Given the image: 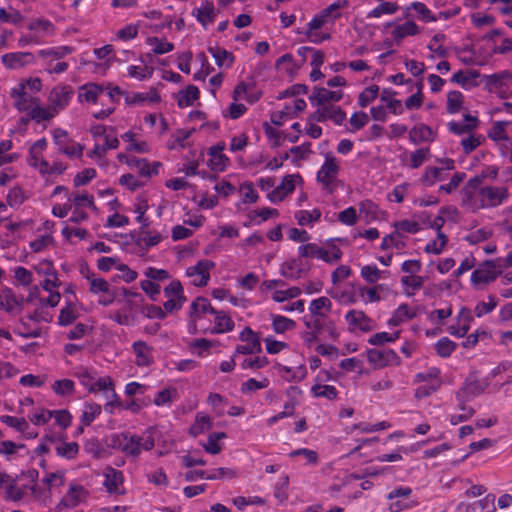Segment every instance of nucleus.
<instances>
[{"mask_svg": "<svg viewBox=\"0 0 512 512\" xmlns=\"http://www.w3.org/2000/svg\"><path fill=\"white\" fill-rule=\"evenodd\" d=\"M509 191L503 186H480V179H470L463 189L462 200L471 210L495 208L505 203Z\"/></svg>", "mask_w": 512, "mask_h": 512, "instance_id": "nucleus-1", "label": "nucleus"}, {"mask_svg": "<svg viewBox=\"0 0 512 512\" xmlns=\"http://www.w3.org/2000/svg\"><path fill=\"white\" fill-rule=\"evenodd\" d=\"M311 154V143L304 142L299 146L290 148V161L298 164L299 161L307 159Z\"/></svg>", "mask_w": 512, "mask_h": 512, "instance_id": "nucleus-62", "label": "nucleus"}, {"mask_svg": "<svg viewBox=\"0 0 512 512\" xmlns=\"http://www.w3.org/2000/svg\"><path fill=\"white\" fill-rule=\"evenodd\" d=\"M93 388H95V392L97 391H104L106 394V398L108 402L105 405V410L109 413H112V407L114 406L115 402L114 399L117 398V394L114 389V383L111 377L106 376L99 378L98 380L94 381Z\"/></svg>", "mask_w": 512, "mask_h": 512, "instance_id": "nucleus-19", "label": "nucleus"}, {"mask_svg": "<svg viewBox=\"0 0 512 512\" xmlns=\"http://www.w3.org/2000/svg\"><path fill=\"white\" fill-rule=\"evenodd\" d=\"M423 102L424 95L422 93V85L420 84L417 91L406 98L403 107L407 110H418L423 105Z\"/></svg>", "mask_w": 512, "mask_h": 512, "instance_id": "nucleus-63", "label": "nucleus"}, {"mask_svg": "<svg viewBox=\"0 0 512 512\" xmlns=\"http://www.w3.org/2000/svg\"><path fill=\"white\" fill-rule=\"evenodd\" d=\"M73 95V89L69 85H59L52 89L49 95L50 109L57 114L64 109Z\"/></svg>", "mask_w": 512, "mask_h": 512, "instance_id": "nucleus-13", "label": "nucleus"}, {"mask_svg": "<svg viewBox=\"0 0 512 512\" xmlns=\"http://www.w3.org/2000/svg\"><path fill=\"white\" fill-rule=\"evenodd\" d=\"M387 499L389 501L388 508L390 512L410 510L419 504L418 499L413 495L412 489L407 486H400L393 489L388 493Z\"/></svg>", "mask_w": 512, "mask_h": 512, "instance_id": "nucleus-4", "label": "nucleus"}, {"mask_svg": "<svg viewBox=\"0 0 512 512\" xmlns=\"http://www.w3.org/2000/svg\"><path fill=\"white\" fill-rule=\"evenodd\" d=\"M0 298L4 300L5 311L7 313L16 315L22 312L24 298H17L11 288H3L0 293Z\"/></svg>", "mask_w": 512, "mask_h": 512, "instance_id": "nucleus-22", "label": "nucleus"}, {"mask_svg": "<svg viewBox=\"0 0 512 512\" xmlns=\"http://www.w3.org/2000/svg\"><path fill=\"white\" fill-rule=\"evenodd\" d=\"M345 320L352 332H368L374 327L373 320L360 310H350L345 315Z\"/></svg>", "mask_w": 512, "mask_h": 512, "instance_id": "nucleus-12", "label": "nucleus"}, {"mask_svg": "<svg viewBox=\"0 0 512 512\" xmlns=\"http://www.w3.org/2000/svg\"><path fill=\"white\" fill-rule=\"evenodd\" d=\"M294 217L300 226L312 227L316 222L319 221L321 212L319 209H313L310 211L300 210L295 212Z\"/></svg>", "mask_w": 512, "mask_h": 512, "instance_id": "nucleus-40", "label": "nucleus"}, {"mask_svg": "<svg viewBox=\"0 0 512 512\" xmlns=\"http://www.w3.org/2000/svg\"><path fill=\"white\" fill-rule=\"evenodd\" d=\"M445 179V173H443V168H438L435 166H430L425 169L423 176L421 177L422 185L426 187H431L436 184L438 181H442Z\"/></svg>", "mask_w": 512, "mask_h": 512, "instance_id": "nucleus-43", "label": "nucleus"}, {"mask_svg": "<svg viewBox=\"0 0 512 512\" xmlns=\"http://www.w3.org/2000/svg\"><path fill=\"white\" fill-rule=\"evenodd\" d=\"M378 4L367 13L369 19H380L383 16H392L396 14L400 7L394 1L375 0Z\"/></svg>", "mask_w": 512, "mask_h": 512, "instance_id": "nucleus-21", "label": "nucleus"}, {"mask_svg": "<svg viewBox=\"0 0 512 512\" xmlns=\"http://www.w3.org/2000/svg\"><path fill=\"white\" fill-rule=\"evenodd\" d=\"M480 121L476 115L464 113L462 119L452 120L447 123L448 131L461 138L475 131L479 127Z\"/></svg>", "mask_w": 512, "mask_h": 512, "instance_id": "nucleus-8", "label": "nucleus"}, {"mask_svg": "<svg viewBox=\"0 0 512 512\" xmlns=\"http://www.w3.org/2000/svg\"><path fill=\"white\" fill-rule=\"evenodd\" d=\"M193 15L197 20L206 27L208 23L214 21L215 8L212 2L205 1L204 5L193 10Z\"/></svg>", "mask_w": 512, "mask_h": 512, "instance_id": "nucleus-37", "label": "nucleus"}, {"mask_svg": "<svg viewBox=\"0 0 512 512\" xmlns=\"http://www.w3.org/2000/svg\"><path fill=\"white\" fill-rule=\"evenodd\" d=\"M387 27H391V37L396 43L402 42L407 37L417 36L422 32V28L412 19L403 23L394 21L388 22Z\"/></svg>", "mask_w": 512, "mask_h": 512, "instance_id": "nucleus-7", "label": "nucleus"}, {"mask_svg": "<svg viewBox=\"0 0 512 512\" xmlns=\"http://www.w3.org/2000/svg\"><path fill=\"white\" fill-rule=\"evenodd\" d=\"M367 360L374 369H383L401 364V358L392 349H370L367 352Z\"/></svg>", "mask_w": 512, "mask_h": 512, "instance_id": "nucleus-6", "label": "nucleus"}, {"mask_svg": "<svg viewBox=\"0 0 512 512\" xmlns=\"http://www.w3.org/2000/svg\"><path fill=\"white\" fill-rule=\"evenodd\" d=\"M360 297L364 304L377 303L390 295L391 289L387 284H376L359 289Z\"/></svg>", "mask_w": 512, "mask_h": 512, "instance_id": "nucleus-15", "label": "nucleus"}, {"mask_svg": "<svg viewBox=\"0 0 512 512\" xmlns=\"http://www.w3.org/2000/svg\"><path fill=\"white\" fill-rule=\"evenodd\" d=\"M501 273V263H497L496 260L484 261L471 273V284L476 289L483 288Z\"/></svg>", "mask_w": 512, "mask_h": 512, "instance_id": "nucleus-5", "label": "nucleus"}, {"mask_svg": "<svg viewBox=\"0 0 512 512\" xmlns=\"http://www.w3.org/2000/svg\"><path fill=\"white\" fill-rule=\"evenodd\" d=\"M379 95V87L377 85H371L365 88L358 97V105L362 108L367 107L371 104Z\"/></svg>", "mask_w": 512, "mask_h": 512, "instance_id": "nucleus-61", "label": "nucleus"}, {"mask_svg": "<svg viewBox=\"0 0 512 512\" xmlns=\"http://www.w3.org/2000/svg\"><path fill=\"white\" fill-rule=\"evenodd\" d=\"M478 77L479 73L477 71L458 70L452 75L450 82L461 86L465 90H470L477 86L476 79Z\"/></svg>", "mask_w": 512, "mask_h": 512, "instance_id": "nucleus-24", "label": "nucleus"}, {"mask_svg": "<svg viewBox=\"0 0 512 512\" xmlns=\"http://www.w3.org/2000/svg\"><path fill=\"white\" fill-rule=\"evenodd\" d=\"M359 211L364 216L366 222H371L378 216V206L371 200L361 201L359 203Z\"/></svg>", "mask_w": 512, "mask_h": 512, "instance_id": "nucleus-60", "label": "nucleus"}, {"mask_svg": "<svg viewBox=\"0 0 512 512\" xmlns=\"http://www.w3.org/2000/svg\"><path fill=\"white\" fill-rule=\"evenodd\" d=\"M240 340L244 341V345H238L235 350V354H255L261 352L260 338L251 330L246 327L240 334Z\"/></svg>", "mask_w": 512, "mask_h": 512, "instance_id": "nucleus-14", "label": "nucleus"}, {"mask_svg": "<svg viewBox=\"0 0 512 512\" xmlns=\"http://www.w3.org/2000/svg\"><path fill=\"white\" fill-rule=\"evenodd\" d=\"M495 496L487 495L483 499L475 500L471 503H460L457 506V512H492L495 510Z\"/></svg>", "mask_w": 512, "mask_h": 512, "instance_id": "nucleus-18", "label": "nucleus"}, {"mask_svg": "<svg viewBox=\"0 0 512 512\" xmlns=\"http://www.w3.org/2000/svg\"><path fill=\"white\" fill-rule=\"evenodd\" d=\"M342 256V252L339 247L330 245L329 247H319V253L317 259H320L327 263H335Z\"/></svg>", "mask_w": 512, "mask_h": 512, "instance_id": "nucleus-52", "label": "nucleus"}, {"mask_svg": "<svg viewBox=\"0 0 512 512\" xmlns=\"http://www.w3.org/2000/svg\"><path fill=\"white\" fill-rule=\"evenodd\" d=\"M391 426H392L391 423L388 422V421H380V422H377L375 424L358 423V424H354L350 428V431L357 430L360 433H374V432H377V431H382V430L389 429Z\"/></svg>", "mask_w": 512, "mask_h": 512, "instance_id": "nucleus-50", "label": "nucleus"}, {"mask_svg": "<svg viewBox=\"0 0 512 512\" xmlns=\"http://www.w3.org/2000/svg\"><path fill=\"white\" fill-rule=\"evenodd\" d=\"M25 492L17 486L15 478H11L9 483L5 486L4 498L7 501L19 502L23 499Z\"/></svg>", "mask_w": 512, "mask_h": 512, "instance_id": "nucleus-53", "label": "nucleus"}, {"mask_svg": "<svg viewBox=\"0 0 512 512\" xmlns=\"http://www.w3.org/2000/svg\"><path fill=\"white\" fill-rule=\"evenodd\" d=\"M215 267V263L208 259H203L198 261L195 266H191L187 268L186 274L189 277L199 275L200 279L198 281H194V285L197 287H204L208 284L210 279V270Z\"/></svg>", "mask_w": 512, "mask_h": 512, "instance_id": "nucleus-16", "label": "nucleus"}, {"mask_svg": "<svg viewBox=\"0 0 512 512\" xmlns=\"http://www.w3.org/2000/svg\"><path fill=\"white\" fill-rule=\"evenodd\" d=\"M416 316V313L413 308H411L408 304H400L392 313L391 317L387 321V326L397 327Z\"/></svg>", "mask_w": 512, "mask_h": 512, "instance_id": "nucleus-23", "label": "nucleus"}, {"mask_svg": "<svg viewBox=\"0 0 512 512\" xmlns=\"http://www.w3.org/2000/svg\"><path fill=\"white\" fill-rule=\"evenodd\" d=\"M132 349L136 355V364L138 366H149L152 363V349L144 341L134 342Z\"/></svg>", "mask_w": 512, "mask_h": 512, "instance_id": "nucleus-31", "label": "nucleus"}, {"mask_svg": "<svg viewBox=\"0 0 512 512\" xmlns=\"http://www.w3.org/2000/svg\"><path fill=\"white\" fill-rule=\"evenodd\" d=\"M122 482V472L117 471L116 469L111 467H108L106 469L104 486L106 487L109 493H116Z\"/></svg>", "mask_w": 512, "mask_h": 512, "instance_id": "nucleus-38", "label": "nucleus"}, {"mask_svg": "<svg viewBox=\"0 0 512 512\" xmlns=\"http://www.w3.org/2000/svg\"><path fill=\"white\" fill-rule=\"evenodd\" d=\"M331 306L332 303L330 299L322 296L311 301L309 310L312 315L323 316L325 313L330 311Z\"/></svg>", "mask_w": 512, "mask_h": 512, "instance_id": "nucleus-51", "label": "nucleus"}, {"mask_svg": "<svg viewBox=\"0 0 512 512\" xmlns=\"http://www.w3.org/2000/svg\"><path fill=\"white\" fill-rule=\"evenodd\" d=\"M486 387V382L470 379L466 381L464 387L458 393V398L460 401H469L470 399L480 395Z\"/></svg>", "mask_w": 512, "mask_h": 512, "instance_id": "nucleus-26", "label": "nucleus"}, {"mask_svg": "<svg viewBox=\"0 0 512 512\" xmlns=\"http://www.w3.org/2000/svg\"><path fill=\"white\" fill-rule=\"evenodd\" d=\"M511 82H512V74H511V72H509L507 70L487 76V83L492 86H495V87H501L504 85H508Z\"/></svg>", "mask_w": 512, "mask_h": 512, "instance_id": "nucleus-64", "label": "nucleus"}, {"mask_svg": "<svg viewBox=\"0 0 512 512\" xmlns=\"http://www.w3.org/2000/svg\"><path fill=\"white\" fill-rule=\"evenodd\" d=\"M404 11L407 18L411 17L412 20L416 19L423 23H434L439 20L438 15L420 1L411 2L405 7Z\"/></svg>", "mask_w": 512, "mask_h": 512, "instance_id": "nucleus-11", "label": "nucleus"}, {"mask_svg": "<svg viewBox=\"0 0 512 512\" xmlns=\"http://www.w3.org/2000/svg\"><path fill=\"white\" fill-rule=\"evenodd\" d=\"M369 122V116L363 111L354 112L349 119V132H356L366 126Z\"/></svg>", "mask_w": 512, "mask_h": 512, "instance_id": "nucleus-58", "label": "nucleus"}, {"mask_svg": "<svg viewBox=\"0 0 512 512\" xmlns=\"http://www.w3.org/2000/svg\"><path fill=\"white\" fill-rule=\"evenodd\" d=\"M215 315V328L212 330V333L220 334L231 331L233 329L234 322L229 316L218 311Z\"/></svg>", "mask_w": 512, "mask_h": 512, "instance_id": "nucleus-56", "label": "nucleus"}, {"mask_svg": "<svg viewBox=\"0 0 512 512\" xmlns=\"http://www.w3.org/2000/svg\"><path fill=\"white\" fill-rule=\"evenodd\" d=\"M33 59V55L29 52L9 53L2 56V62L8 68L22 67L26 62H31Z\"/></svg>", "mask_w": 512, "mask_h": 512, "instance_id": "nucleus-33", "label": "nucleus"}, {"mask_svg": "<svg viewBox=\"0 0 512 512\" xmlns=\"http://www.w3.org/2000/svg\"><path fill=\"white\" fill-rule=\"evenodd\" d=\"M344 96L342 90H329L325 87L314 88L312 94L309 96L311 104L316 107L334 105L339 102Z\"/></svg>", "mask_w": 512, "mask_h": 512, "instance_id": "nucleus-10", "label": "nucleus"}, {"mask_svg": "<svg viewBox=\"0 0 512 512\" xmlns=\"http://www.w3.org/2000/svg\"><path fill=\"white\" fill-rule=\"evenodd\" d=\"M199 309L203 313L209 312L211 314H217V310L211 306V304L206 298L197 297L191 304L190 318L192 320L195 319Z\"/></svg>", "mask_w": 512, "mask_h": 512, "instance_id": "nucleus-54", "label": "nucleus"}, {"mask_svg": "<svg viewBox=\"0 0 512 512\" xmlns=\"http://www.w3.org/2000/svg\"><path fill=\"white\" fill-rule=\"evenodd\" d=\"M30 100L33 101V105L28 110V115L31 120H35L39 123L41 121H48L54 117L55 113L51 112L50 108L45 109L40 106V100L38 98L30 97Z\"/></svg>", "mask_w": 512, "mask_h": 512, "instance_id": "nucleus-32", "label": "nucleus"}, {"mask_svg": "<svg viewBox=\"0 0 512 512\" xmlns=\"http://www.w3.org/2000/svg\"><path fill=\"white\" fill-rule=\"evenodd\" d=\"M318 453L307 448H300L290 451V464L295 465H316Z\"/></svg>", "mask_w": 512, "mask_h": 512, "instance_id": "nucleus-20", "label": "nucleus"}, {"mask_svg": "<svg viewBox=\"0 0 512 512\" xmlns=\"http://www.w3.org/2000/svg\"><path fill=\"white\" fill-rule=\"evenodd\" d=\"M207 50L214 58L215 63L220 67L225 65L226 61H228V63L226 64L227 67H230L234 62L233 54L223 48H220L218 46H210L208 47Z\"/></svg>", "mask_w": 512, "mask_h": 512, "instance_id": "nucleus-44", "label": "nucleus"}, {"mask_svg": "<svg viewBox=\"0 0 512 512\" xmlns=\"http://www.w3.org/2000/svg\"><path fill=\"white\" fill-rule=\"evenodd\" d=\"M118 447L128 456L137 457L145 450L149 451L154 448L155 442L151 435L137 436L121 434L117 436Z\"/></svg>", "mask_w": 512, "mask_h": 512, "instance_id": "nucleus-2", "label": "nucleus"}, {"mask_svg": "<svg viewBox=\"0 0 512 512\" xmlns=\"http://www.w3.org/2000/svg\"><path fill=\"white\" fill-rule=\"evenodd\" d=\"M425 278L419 275L403 276L400 280L404 293L411 297L414 296L424 285Z\"/></svg>", "mask_w": 512, "mask_h": 512, "instance_id": "nucleus-30", "label": "nucleus"}, {"mask_svg": "<svg viewBox=\"0 0 512 512\" xmlns=\"http://www.w3.org/2000/svg\"><path fill=\"white\" fill-rule=\"evenodd\" d=\"M457 344L448 337L440 338L435 344L436 353L443 358L449 357L456 349Z\"/></svg>", "mask_w": 512, "mask_h": 512, "instance_id": "nucleus-57", "label": "nucleus"}, {"mask_svg": "<svg viewBox=\"0 0 512 512\" xmlns=\"http://www.w3.org/2000/svg\"><path fill=\"white\" fill-rule=\"evenodd\" d=\"M78 317L77 311L73 303L69 302L60 311L58 317V324L61 326H68L72 324Z\"/></svg>", "mask_w": 512, "mask_h": 512, "instance_id": "nucleus-55", "label": "nucleus"}, {"mask_svg": "<svg viewBox=\"0 0 512 512\" xmlns=\"http://www.w3.org/2000/svg\"><path fill=\"white\" fill-rule=\"evenodd\" d=\"M465 96L461 91L450 90L446 93V112L450 115L460 113L464 108Z\"/></svg>", "mask_w": 512, "mask_h": 512, "instance_id": "nucleus-27", "label": "nucleus"}, {"mask_svg": "<svg viewBox=\"0 0 512 512\" xmlns=\"http://www.w3.org/2000/svg\"><path fill=\"white\" fill-rule=\"evenodd\" d=\"M224 148V143H219L209 148V154L211 155L209 165L212 170L221 172L226 168L229 159L222 153Z\"/></svg>", "mask_w": 512, "mask_h": 512, "instance_id": "nucleus-28", "label": "nucleus"}, {"mask_svg": "<svg viewBox=\"0 0 512 512\" xmlns=\"http://www.w3.org/2000/svg\"><path fill=\"white\" fill-rule=\"evenodd\" d=\"M79 100L96 103L98 95L103 92V87L97 84H86L81 87Z\"/></svg>", "mask_w": 512, "mask_h": 512, "instance_id": "nucleus-49", "label": "nucleus"}, {"mask_svg": "<svg viewBox=\"0 0 512 512\" xmlns=\"http://www.w3.org/2000/svg\"><path fill=\"white\" fill-rule=\"evenodd\" d=\"M340 172V161L332 155H326L325 161L317 172V181L322 188L332 193L337 188V178Z\"/></svg>", "mask_w": 512, "mask_h": 512, "instance_id": "nucleus-3", "label": "nucleus"}, {"mask_svg": "<svg viewBox=\"0 0 512 512\" xmlns=\"http://www.w3.org/2000/svg\"><path fill=\"white\" fill-rule=\"evenodd\" d=\"M310 392L314 398H325L327 400H335L338 396L336 387L325 383H314Z\"/></svg>", "mask_w": 512, "mask_h": 512, "instance_id": "nucleus-35", "label": "nucleus"}, {"mask_svg": "<svg viewBox=\"0 0 512 512\" xmlns=\"http://www.w3.org/2000/svg\"><path fill=\"white\" fill-rule=\"evenodd\" d=\"M445 39L446 36L443 33H437L428 41L426 46L430 52L428 58H444L448 54V49L444 45Z\"/></svg>", "mask_w": 512, "mask_h": 512, "instance_id": "nucleus-25", "label": "nucleus"}, {"mask_svg": "<svg viewBox=\"0 0 512 512\" xmlns=\"http://www.w3.org/2000/svg\"><path fill=\"white\" fill-rule=\"evenodd\" d=\"M436 136V131L423 123L416 124L409 130V140L415 145L431 143L435 140Z\"/></svg>", "mask_w": 512, "mask_h": 512, "instance_id": "nucleus-17", "label": "nucleus"}, {"mask_svg": "<svg viewBox=\"0 0 512 512\" xmlns=\"http://www.w3.org/2000/svg\"><path fill=\"white\" fill-rule=\"evenodd\" d=\"M484 140V136L473 131L461 138L460 145L465 154H470L478 148Z\"/></svg>", "mask_w": 512, "mask_h": 512, "instance_id": "nucleus-42", "label": "nucleus"}, {"mask_svg": "<svg viewBox=\"0 0 512 512\" xmlns=\"http://www.w3.org/2000/svg\"><path fill=\"white\" fill-rule=\"evenodd\" d=\"M310 120L315 122L332 121L336 125H341L346 120V113L336 105L317 107L310 115Z\"/></svg>", "mask_w": 512, "mask_h": 512, "instance_id": "nucleus-9", "label": "nucleus"}, {"mask_svg": "<svg viewBox=\"0 0 512 512\" xmlns=\"http://www.w3.org/2000/svg\"><path fill=\"white\" fill-rule=\"evenodd\" d=\"M211 419L208 415L198 413L195 418V422L189 429V434L193 437H197L204 431L211 428Z\"/></svg>", "mask_w": 512, "mask_h": 512, "instance_id": "nucleus-48", "label": "nucleus"}, {"mask_svg": "<svg viewBox=\"0 0 512 512\" xmlns=\"http://www.w3.org/2000/svg\"><path fill=\"white\" fill-rule=\"evenodd\" d=\"M380 100L385 104L387 110L394 115H402L404 107L401 100L395 98V92L389 89H384L380 94Z\"/></svg>", "mask_w": 512, "mask_h": 512, "instance_id": "nucleus-29", "label": "nucleus"}, {"mask_svg": "<svg viewBox=\"0 0 512 512\" xmlns=\"http://www.w3.org/2000/svg\"><path fill=\"white\" fill-rule=\"evenodd\" d=\"M400 335H401L400 330H395L392 332L382 331V332H378V333H375L372 336H370V338L368 339V343L370 345H374V346H380V345H384V344L394 343L396 340H398L400 338Z\"/></svg>", "mask_w": 512, "mask_h": 512, "instance_id": "nucleus-41", "label": "nucleus"}, {"mask_svg": "<svg viewBox=\"0 0 512 512\" xmlns=\"http://www.w3.org/2000/svg\"><path fill=\"white\" fill-rule=\"evenodd\" d=\"M387 274V271H381L375 264L364 265L360 269L361 277L369 284L385 279Z\"/></svg>", "mask_w": 512, "mask_h": 512, "instance_id": "nucleus-34", "label": "nucleus"}, {"mask_svg": "<svg viewBox=\"0 0 512 512\" xmlns=\"http://www.w3.org/2000/svg\"><path fill=\"white\" fill-rule=\"evenodd\" d=\"M430 150L428 148H419L409 153L405 164L411 169L419 168L429 157Z\"/></svg>", "mask_w": 512, "mask_h": 512, "instance_id": "nucleus-45", "label": "nucleus"}, {"mask_svg": "<svg viewBox=\"0 0 512 512\" xmlns=\"http://www.w3.org/2000/svg\"><path fill=\"white\" fill-rule=\"evenodd\" d=\"M447 242V236L443 232H438L436 238L426 244L424 251L427 254L439 255L443 252Z\"/></svg>", "mask_w": 512, "mask_h": 512, "instance_id": "nucleus-46", "label": "nucleus"}, {"mask_svg": "<svg viewBox=\"0 0 512 512\" xmlns=\"http://www.w3.org/2000/svg\"><path fill=\"white\" fill-rule=\"evenodd\" d=\"M147 43L150 46H153V53L157 55H162L168 53L174 49V45L166 39H160L158 37H149L147 38Z\"/></svg>", "mask_w": 512, "mask_h": 512, "instance_id": "nucleus-59", "label": "nucleus"}, {"mask_svg": "<svg viewBox=\"0 0 512 512\" xmlns=\"http://www.w3.org/2000/svg\"><path fill=\"white\" fill-rule=\"evenodd\" d=\"M199 89L194 85H188L185 90L177 93V104L180 108L188 107L199 98Z\"/></svg>", "mask_w": 512, "mask_h": 512, "instance_id": "nucleus-36", "label": "nucleus"}, {"mask_svg": "<svg viewBox=\"0 0 512 512\" xmlns=\"http://www.w3.org/2000/svg\"><path fill=\"white\" fill-rule=\"evenodd\" d=\"M11 96L16 98L14 106L20 112L28 111L33 105V101L30 100L31 96L25 92L24 84H21L18 90L14 89Z\"/></svg>", "mask_w": 512, "mask_h": 512, "instance_id": "nucleus-39", "label": "nucleus"}, {"mask_svg": "<svg viewBox=\"0 0 512 512\" xmlns=\"http://www.w3.org/2000/svg\"><path fill=\"white\" fill-rule=\"evenodd\" d=\"M83 491L84 488L82 486L71 485L68 493L62 498L57 507H76L80 503L79 492Z\"/></svg>", "mask_w": 512, "mask_h": 512, "instance_id": "nucleus-47", "label": "nucleus"}]
</instances>
